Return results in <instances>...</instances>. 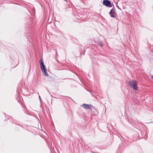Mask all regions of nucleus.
I'll use <instances>...</instances> for the list:
<instances>
[{"mask_svg":"<svg viewBox=\"0 0 153 153\" xmlns=\"http://www.w3.org/2000/svg\"><path fill=\"white\" fill-rule=\"evenodd\" d=\"M100 43H101V44H100L101 46H103V44H102V43H101V42H100Z\"/></svg>","mask_w":153,"mask_h":153,"instance_id":"423d86ee","label":"nucleus"},{"mask_svg":"<svg viewBox=\"0 0 153 153\" xmlns=\"http://www.w3.org/2000/svg\"><path fill=\"white\" fill-rule=\"evenodd\" d=\"M152 79H153V75L152 76Z\"/></svg>","mask_w":153,"mask_h":153,"instance_id":"0eeeda50","label":"nucleus"},{"mask_svg":"<svg viewBox=\"0 0 153 153\" xmlns=\"http://www.w3.org/2000/svg\"><path fill=\"white\" fill-rule=\"evenodd\" d=\"M40 67L43 74L45 76H48V74L47 72L46 68L42 59L40 60Z\"/></svg>","mask_w":153,"mask_h":153,"instance_id":"f257e3e1","label":"nucleus"},{"mask_svg":"<svg viewBox=\"0 0 153 153\" xmlns=\"http://www.w3.org/2000/svg\"><path fill=\"white\" fill-rule=\"evenodd\" d=\"M111 4L110 1L108 0H104L103 1V4L107 6H108L110 5Z\"/></svg>","mask_w":153,"mask_h":153,"instance_id":"20e7f679","label":"nucleus"},{"mask_svg":"<svg viewBox=\"0 0 153 153\" xmlns=\"http://www.w3.org/2000/svg\"><path fill=\"white\" fill-rule=\"evenodd\" d=\"M128 84L129 86L135 90H137V82L134 80H132L128 82Z\"/></svg>","mask_w":153,"mask_h":153,"instance_id":"f03ea898","label":"nucleus"},{"mask_svg":"<svg viewBox=\"0 0 153 153\" xmlns=\"http://www.w3.org/2000/svg\"><path fill=\"white\" fill-rule=\"evenodd\" d=\"M81 106L82 107L87 109H90L91 108V105H90L86 104L85 103L81 105Z\"/></svg>","mask_w":153,"mask_h":153,"instance_id":"39448f33","label":"nucleus"},{"mask_svg":"<svg viewBox=\"0 0 153 153\" xmlns=\"http://www.w3.org/2000/svg\"><path fill=\"white\" fill-rule=\"evenodd\" d=\"M109 14L112 17L116 18V13L115 12V8H112Z\"/></svg>","mask_w":153,"mask_h":153,"instance_id":"7ed1b4c3","label":"nucleus"}]
</instances>
